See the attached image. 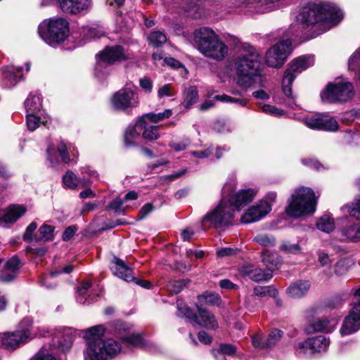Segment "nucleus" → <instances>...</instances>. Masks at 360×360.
I'll use <instances>...</instances> for the list:
<instances>
[{"mask_svg": "<svg viewBox=\"0 0 360 360\" xmlns=\"http://www.w3.org/2000/svg\"><path fill=\"white\" fill-rule=\"evenodd\" d=\"M253 241L263 247H272L275 245L276 240L273 236L266 234H259L253 238Z\"/></svg>", "mask_w": 360, "mask_h": 360, "instance_id": "nucleus-52", "label": "nucleus"}, {"mask_svg": "<svg viewBox=\"0 0 360 360\" xmlns=\"http://www.w3.org/2000/svg\"><path fill=\"white\" fill-rule=\"evenodd\" d=\"M214 98L221 102L237 103L240 106H245L248 103L247 100L243 98H234L226 94L217 95Z\"/></svg>", "mask_w": 360, "mask_h": 360, "instance_id": "nucleus-54", "label": "nucleus"}, {"mask_svg": "<svg viewBox=\"0 0 360 360\" xmlns=\"http://www.w3.org/2000/svg\"><path fill=\"white\" fill-rule=\"evenodd\" d=\"M2 79L4 84L7 88L15 86L22 77V67L8 65L2 68Z\"/></svg>", "mask_w": 360, "mask_h": 360, "instance_id": "nucleus-24", "label": "nucleus"}, {"mask_svg": "<svg viewBox=\"0 0 360 360\" xmlns=\"http://www.w3.org/2000/svg\"><path fill=\"white\" fill-rule=\"evenodd\" d=\"M27 212V207L22 205H11L6 208L1 217V221L6 224L15 223Z\"/></svg>", "mask_w": 360, "mask_h": 360, "instance_id": "nucleus-29", "label": "nucleus"}, {"mask_svg": "<svg viewBox=\"0 0 360 360\" xmlns=\"http://www.w3.org/2000/svg\"><path fill=\"white\" fill-rule=\"evenodd\" d=\"M231 63L236 70L240 86L248 88L253 85H263L265 78L259 68L260 56L254 46L249 44H240L237 47Z\"/></svg>", "mask_w": 360, "mask_h": 360, "instance_id": "nucleus-2", "label": "nucleus"}, {"mask_svg": "<svg viewBox=\"0 0 360 360\" xmlns=\"http://www.w3.org/2000/svg\"><path fill=\"white\" fill-rule=\"evenodd\" d=\"M115 335L127 348H149L147 342L139 334L131 333L127 324L122 322L118 321L115 324Z\"/></svg>", "mask_w": 360, "mask_h": 360, "instance_id": "nucleus-18", "label": "nucleus"}, {"mask_svg": "<svg viewBox=\"0 0 360 360\" xmlns=\"http://www.w3.org/2000/svg\"><path fill=\"white\" fill-rule=\"evenodd\" d=\"M261 108L264 112L275 117H281L284 115V111L283 110L269 104L262 105Z\"/></svg>", "mask_w": 360, "mask_h": 360, "instance_id": "nucleus-62", "label": "nucleus"}, {"mask_svg": "<svg viewBox=\"0 0 360 360\" xmlns=\"http://www.w3.org/2000/svg\"><path fill=\"white\" fill-rule=\"evenodd\" d=\"M354 96L353 84L342 77L336 78L333 82L328 83L321 93L322 100L330 103L346 102Z\"/></svg>", "mask_w": 360, "mask_h": 360, "instance_id": "nucleus-10", "label": "nucleus"}, {"mask_svg": "<svg viewBox=\"0 0 360 360\" xmlns=\"http://www.w3.org/2000/svg\"><path fill=\"white\" fill-rule=\"evenodd\" d=\"M320 194L309 187L296 188L288 200L286 213L292 217L312 214L316 212Z\"/></svg>", "mask_w": 360, "mask_h": 360, "instance_id": "nucleus-6", "label": "nucleus"}, {"mask_svg": "<svg viewBox=\"0 0 360 360\" xmlns=\"http://www.w3.org/2000/svg\"><path fill=\"white\" fill-rule=\"evenodd\" d=\"M144 118H140L134 125H129L124 134V144L127 147L140 145L142 143V131L144 129Z\"/></svg>", "mask_w": 360, "mask_h": 360, "instance_id": "nucleus-22", "label": "nucleus"}, {"mask_svg": "<svg viewBox=\"0 0 360 360\" xmlns=\"http://www.w3.org/2000/svg\"><path fill=\"white\" fill-rule=\"evenodd\" d=\"M110 268L115 276L125 281H134L136 284L148 289L151 286V284L148 281L136 279L132 274V270L119 258H114L112 265Z\"/></svg>", "mask_w": 360, "mask_h": 360, "instance_id": "nucleus-19", "label": "nucleus"}, {"mask_svg": "<svg viewBox=\"0 0 360 360\" xmlns=\"http://www.w3.org/2000/svg\"><path fill=\"white\" fill-rule=\"evenodd\" d=\"M48 330L34 326L33 321L29 317L23 319L18 328L13 332L0 333V347L13 351L36 337L45 336Z\"/></svg>", "mask_w": 360, "mask_h": 360, "instance_id": "nucleus-5", "label": "nucleus"}, {"mask_svg": "<svg viewBox=\"0 0 360 360\" xmlns=\"http://www.w3.org/2000/svg\"><path fill=\"white\" fill-rule=\"evenodd\" d=\"M231 188V184L226 182L222 188V195L226 197L236 212L252 202L258 193L256 188H245L230 193Z\"/></svg>", "mask_w": 360, "mask_h": 360, "instance_id": "nucleus-14", "label": "nucleus"}, {"mask_svg": "<svg viewBox=\"0 0 360 360\" xmlns=\"http://www.w3.org/2000/svg\"><path fill=\"white\" fill-rule=\"evenodd\" d=\"M360 329V288L354 294L349 314L344 319L339 333L342 337L352 335Z\"/></svg>", "mask_w": 360, "mask_h": 360, "instance_id": "nucleus-16", "label": "nucleus"}, {"mask_svg": "<svg viewBox=\"0 0 360 360\" xmlns=\"http://www.w3.org/2000/svg\"><path fill=\"white\" fill-rule=\"evenodd\" d=\"M262 261L271 273L275 269H278L282 264L280 256L276 252L269 250L262 252Z\"/></svg>", "mask_w": 360, "mask_h": 360, "instance_id": "nucleus-32", "label": "nucleus"}, {"mask_svg": "<svg viewBox=\"0 0 360 360\" xmlns=\"http://www.w3.org/2000/svg\"><path fill=\"white\" fill-rule=\"evenodd\" d=\"M72 270H73V266L71 265V264H68V265L65 266L63 268H60L58 269H56L54 271H52L49 276H47L46 278H44L41 281L42 284L46 285L47 287V288H52L54 286L51 285L48 282V280L49 278H54L55 276H58V274H61L62 272H64L65 274H70V273H71L72 271Z\"/></svg>", "mask_w": 360, "mask_h": 360, "instance_id": "nucleus-46", "label": "nucleus"}, {"mask_svg": "<svg viewBox=\"0 0 360 360\" xmlns=\"http://www.w3.org/2000/svg\"><path fill=\"white\" fill-rule=\"evenodd\" d=\"M172 115V111L170 109H165L161 112H150L144 115L141 118H148L152 122L157 123L165 119L169 118Z\"/></svg>", "mask_w": 360, "mask_h": 360, "instance_id": "nucleus-44", "label": "nucleus"}, {"mask_svg": "<svg viewBox=\"0 0 360 360\" xmlns=\"http://www.w3.org/2000/svg\"><path fill=\"white\" fill-rule=\"evenodd\" d=\"M348 68L349 70L360 69V46L349 58Z\"/></svg>", "mask_w": 360, "mask_h": 360, "instance_id": "nucleus-56", "label": "nucleus"}, {"mask_svg": "<svg viewBox=\"0 0 360 360\" xmlns=\"http://www.w3.org/2000/svg\"><path fill=\"white\" fill-rule=\"evenodd\" d=\"M40 240L50 241L54 238V226L48 224H44L39 229Z\"/></svg>", "mask_w": 360, "mask_h": 360, "instance_id": "nucleus-50", "label": "nucleus"}, {"mask_svg": "<svg viewBox=\"0 0 360 360\" xmlns=\"http://www.w3.org/2000/svg\"><path fill=\"white\" fill-rule=\"evenodd\" d=\"M310 288L307 281H297L290 285L287 288L288 295L293 298H300L307 295Z\"/></svg>", "mask_w": 360, "mask_h": 360, "instance_id": "nucleus-31", "label": "nucleus"}, {"mask_svg": "<svg viewBox=\"0 0 360 360\" xmlns=\"http://www.w3.org/2000/svg\"><path fill=\"white\" fill-rule=\"evenodd\" d=\"M254 295L258 297L270 296L276 298L278 295L277 290L271 285L256 286L253 290Z\"/></svg>", "mask_w": 360, "mask_h": 360, "instance_id": "nucleus-42", "label": "nucleus"}, {"mask_svg": "<svg viewBox=\"0 0 360 360\" xmlns=\"http://www.w3.org/2000/svg\"><path fill=\"white\" fill-rule=\"evenodd\" d=\"M20 261L17 257L8 259L1 271H0V281L4 283L13 281L18 275Z\"/></svg>", "mask_w": 360, "mask_h": 360, "instance_id": "nucleus-26", "label": "nucleus"}, {"mask_svg": "<svg viewBox=\"0 0 360 360\" xmlns=\"http://www.w3.org/2000/svg\"><path fill=\"white\" fill-rule=\"evenodd\" d=\"M316 227L323 232L330 233L335 229L334 219L329 214H323L317 220Z\"/></svg>", "mask_w": 360, "mask_h": 360, "instance_id": "nucleus-35", "label": "nucleus"}, {"mask_svg": "<svg viewBox=\"0 0 360 360\" xmlns=\"http://www.w3.org/2000/svg\"><path fill=\"white\" fill-rule=\"evenodd\" d=\"M314 63L313 56L304 55L293 59L289 64L288 68L283 75L282 80V89L284 94L288 97L287 105L294 108L297 106L295 100L292 94L291 84L297 75L312 66Z\"/></svg>", "mask_w": 360, "mask_h": 360, "instance_id": "nucleus-8", "label": "nucleus"}, {"mask_svg": "<svg viewBox=\"0 0 360 360\" xmlns=\"http://www.w3.org/2000/svg\"><path fill=\"white\" fill-rule=\"evenodd\" d=\"M110 102L116 110L127 111L137 107L139 103L137 87L132 82H127L112 96Z\"/></svg>", "mask_w": 360, "mask_h": 360, "instance_id": "nucleus-12", "label": "nucleus"}, {"mask_svg": "<svg viewBox=\"0 0 360 360\" xmlns=\"http://www.w3.org/2000/svg\"><path fill=\"white\" fill-rule=\"evenodd\" d=\"M188 15L194 19L204 18L207 16L205 9L200 6L195 5L188 10Z\"/></svg>", "mask_w": 360, "mask_h": 360, "instance_id": "nucleus-59", "label": "nucleus"}, {"mask_svg": "<svg viewBox=\"0 0 360 360\" xmlns=\"http://www.w3.org/2000/svg\"><path fill=\"white\" fill-rule=\"evenodd\" d=\"M198 299L200 301H204L206 304H218L220 301L219 295L214 292H205L198 296Z\"/></svg>", "mask_w": 360, "mask_h": 360, "instance_id": "nucleus-58", "label": "nucleus"}, {"mask_svg": "<svg viewBox=\"0 0 360 360\" xmlns=\"http://www.w3.org/2000/svg\"><path fill=\"white\" fill-rule=\"evenodd\" d=\"M290 31L286 33V39H281L269 48L265 56L266 64L274 68H281L292 51V39L289 37Z\"/></svg>", "mask_w": 360, "mask_h": 360, "instance_id": "nucleus-13", "label": "nucleus"}, {"mask_svg": "<svg viewBox=\"0 0 360 360\" xmlns=\"http://www.w3.org/2000/svg\"><path fill=\"white\" fill-rule=\"evenodd\" d=\"M340 240L347 243H360V221L346 225L338 231Z\"/></svg>", "mask_w": 360, "mask_h": 360, "instance_id": "nucleus-27", "label": "nucleus"}, {"mask_svg": "<svg viewBox=\"0 0 360 360\" xmlns=\"http://www.w3.org/2000/svg\"><path fill=\"white\" fill-rule=\"evenodd\" d=\"M353 264V261L349 258L340 259L335 265V273L339 276L343 275L348 271Z\"/></svg>", "mask_w": 360, "mask_h": 360, "instance_id": "nucleus-43", "label": "nucleus"}, {"mask_svg": "<svg viewBox=\"0 0 360 360\" xmlns=\"http://www.w3.org/2000/svg\"><path fill=\"white\" fill-rule=\"evenodd\" d=\"M240 272L243 276H248L255 282L267 281L273 276L270 270H268L267 269H262L260 268H255L250 264L243 266Z\"/></svg>", "mask_w": 360, "mask_h": 360, "instance_id": "nucleus-25", "label": "nucleus"}, {"mask_svg": "<svg viewBox=\"0 0 360 360\" xmlns=\"http://www.w3.org/2000/svg\"><path fill=\"white\" fill-rule=\"evenodd\" d=\"M330 342V339L323 335L309 338L295 346V354L300 359L311 357L314 354L327 351Z\"/></svg>", "mask_w": 360, "mask_h": 360, "instance_id": "nucleus-15", "label": "nucleus"}, {"mask_svg": "<svg viewBox=\"0 0 360 360\" xmlns=\"http://www.w3.org/2000/svg\"><path fill=\"white\" fill-rule=\"evenodd\" d=\"M144 129L142 131L143 139L149 141L156 140L159 138V127L149 125L144 119Z\"/></svg>", "mask_w": 360, "mask_h": 360, "instance_id": "nucleus-39", "label": "nucleus"}, {"mask_svg": "<svg viewBox=\"0 0 360 360\" xmlns=\"http://www.w3.org/2000/svg\"><path fill=\"white\" fill-rule=\"evenodd\" d=\"M91 286V283L89 281H83L80 283V285L77 287V301L80 304H89L91 301L93 300L92 298L90 297V295H87L89 292V290Z\"/></svg>", "mask_w": 360, "mask_h": 360, "instance_id": "nucleus-34", "label": "nucleus"}, {"mask_svg": "<svg viewBox=\"0 0 360 360\" xmlns=\"http://www.w3.org/2000/svg\"><path fill=\"white\" fill-rule=\"evenodd\" d=\"M176 94V90L170 84H165L158 90V97L159 99H162L165 97H173Z\"/></svg>", "mask_w": 360, "mask_h": 360, "instance_id": "nucleus-53", "label": "nucleus"}, {"mask_svg": "<svg viewBox=\"0 0 360 360\" xmlns=\"http://www.w3.org/2000/svg\"><path fill=\"white\" fill-rule=\"evenodd\" d=\"M342 209L346 210L349 215L354 218L360 217V198L355 199L351 204L345 205Z\"/></svg>", "mask_w": 360, "mask_h": 360, "instance_id": "nucleus-51", "label": "nucleus"}, {"mask_svg": "<svg viewBox=\"0 0 360 360\" xmlns=\"http://www.w3.org/2000/svg\"><path fill=\"white\" fill-rule=\"evenodd\" d=\"M193 322L201 327L207 329H216L218 327V323L213 314L206 309L198 307V314L193 316Z\"/></svg>", "mask_w": 360, "mask_h": 360, "instance_id": "nucleus-28", "label": "nucleus"}, {"mask_svg": "<svg viewBox=\"0 0 360 360\" xmlns=\"http://www.w3.org/2000/svg\"><path fill=\"white\" fill-rule=\"evenodd\" d=\"M105 328L98 325L84 331L86 348L84 350V360H111L115 358L123 349L119 341L114 338L103 339Z\"/></svg>", "mask_w": 360, "mask_h": 360, "instance_id": "nucleus-3", "label": "nucleus"}, {"mask_svg": "<svg viewBox=\"0 0 360 360\" xmlns=\"http://www.w3.org/2000/svg\"><path fill=\"white\" fill-rule=\"evenodd\" d=\"M235 216L233 206L223 196L219 203L203 216L201 223L204 227L224 229L233 224Z\"/></svg>", "mask_w": 360, "mask_h": 360, "instance_id": "nucleus-7", "label": "nucleus"}, {"mask_svg": "<svg viewBox=\"0 0 360 360\" xmlns=\"http://www.w3.org/2000/svg\"><path fill=\"white\" fill-rule=\"evenodd\" d=\"M197 49L205 57L221 61L227 56L229 48L216 32L209 27H201L193 33Z\"/></svg>", "mask_w": 360, "mask_h": 360, "instance_id": "nucleus-4", "label": "nucleus"}, {"mask_svg": "<svg viewBox=\"0 0 360 360\" xmlns=\"http://www.w3.org/2000/svg\"><path fill=\"white\" fill-rule=\"evenodd\" d=\"M130 58V54L120 45L107 46L97 55L96 70L101 72L105 65H112Z\"/></svg>", "mask_w": 360, "mask_h": 360, "instance_id": "nucleus-17", "label": "nucleus"}, {"mask_svg": "<svg viewBox=\"0 0 360 360\" xmlns=\"http://www.w3.org/2000/svg\"><path fill=\"white\" fill-rule=\"evenodd\" d=\"M74 338L72 330L70 328L58 331L52 338V344L49 347L44 345L30 360H56L54 356L55 350L65 352L69 349L72 346Z\"/></svg>", "mask_w": 360, "mask_h": 360, "instance_id": "nucleus-11", "label": "nucleus"}, {"mask_svg": "<svg viewBox=\"0 0 360 360\" xmlns=\"http://www.w3.org/2000/svg\"><path fill=\"white\" fill-rule=\"evenodd\" d=\"M177 304V315L180 317H186L190 321H193V316H195V314L193 313L191 309L188 307L184 303L178 300L176 302Z\"/></svg>", "mask_w": 360, "mask_h": 360, "instance_id": "nucleus-48", "label": "nucleus"}, {"mask_svg": "<svg viewBox=\"0 0 360 360\" xmlns=\"http://www.w3.org/2000/svg\"><path fill=\"white\" fill-rule=\"evenodd\" d=\"M283 332L278 329L272 330L266 340L267 348L274 346L281 338Z\"/></svg>", "mask_w": 360, "mask_h": 360, "instance_id": "nucleus-57", "label": "nucleus"}, {"mask_svg": "<svg viewBox=\"0 0 360 360\" xmlns=\"http://www.w3.org/2000/svg\"><path fill=\"white\" fill-rule=\"evenodd\" d=\"M271 211V205L269 202L259 201L255 205L249 207L240 218L243 224L256 222Z\"/></svg>", "mask_w": 360, "mask_h": 360, "instance_id": "nucleus-20", "label": "nucleus"}, {"mask_svg": "<svg viewBox=\"0 0 360 360\" xmlns=\"http://www.w3.org/2000/svg\"><path fill=\"white\" fill-rule=\"evenodd\" d=\"M343 18L342 11L335 4L328 2H312L303 6L297 16L303 28L311 27L314 37L328 30Z\"/></svg>", "mask_w": 360, "mask_h": 360, "instance_id": "nucleus-1", "label": "nucleus"}, {"mask_svg": "<svg viewBox=\"0 0 360 360\" xmlns=\"http://www.w3.org/2000/svg\"><path fill=\"white\" fill-rule=\"evenodd\" d=\"M302 122L311 129L321 130L322 114L307 115L302 118Z\"/></svg>", "mask_w": 360, "mask_h": 360, "instance_id": "nucleus-38", "label": "nucleus"}, {"mask_svg": "<svg viewBox=\"0 0 360 360\" xmlns=\"http://www.w3.org/2000/svg\"><path fill=\"white\" fill-rule=\"evenodd\" d=\"M84 33L87 39H94L102 37L104 34L105 32L101 27L96 26L94 27H92L84 28Z\"/></svg>", "mask_w": 360, "mask_h": 360, "instance_id": "nucleus-55", "label": "nucleus"}, {"mask_svg": "<svg viewBox=\"0 0 360 360\" xmlns=\"http://www.w3.org/2000/svg\"><path fill=\"white\" fill-rule=\"evenodd\" d=\"M139 85L143 91H144L146 93L150 94L152 92L153 82L150 78L147 77L141 78L139 79Z\"/></svg>", "mask_w": 360, "mask_h": 360, "instance_id": "nucleus-64", "label": "nucleus"}, {"mask_svg": "<svg viewBox=\"0 0 360 360\" xmlns=\"http://www.w3.org/2000/svg\"><path fill=\"white\" fill-rule=\"evenodd\" d=\"M46 122L47 120H42L37 113H27L26 124L31 131H34L41 124H46Z\"/></svg>", "mask_w": 360, "mask_h": 360, "instance_id": "nucleus-40", "label": "nucleus"}, {"mask_svg": "<svg viewBox=\"0 0 360 360\" xmlns=\"http://www.w3.org/2000/svg\"><path fill=\"white\" fill-rule=\"evenodd\" d=\"M254 4L253 0H224L221 3V9L226 13H239Z\"/></svg>", "mask_w": 360, "mask_h": 360, "instance_id": "nucleus-30", "label": "nucleus"}, {"mask_svg": "<svg viewBox=\"0 0 360 360\" xmlns=\"http://www.w3.org/2000/svg\"><path fill=\"white\" fill-rule=\"evenodd\" d=\"M338 324V319L335 317H322L315 320L307 328L308 333L314 332L332 333Z\"/></svg>", "mask_w": 360, "mask_h": 360, "instance_id": "nucleus-23", "label": "nucleus"}, {"mask_svg": "<svg viewBox=\"0 0 360 360\" xmlns=\"http://www.w3.org/2000/svg\"><path fill=\"white\" fill-rule=\"evenodd\" d=\"M280 250L289 254H297L301 251V248L298 243H291L285 241L280 247Z\"/></svg>", "mask_w": 360, "mask_h": 360, "instance_id": "nucleus-60", "label": "nucleus"}, {"mask_svg": "<svg viewBox=\"0 0 360 360\" xmlns=\"http://www.w3.org/2000/svg\"><path fill=\"white\" fill-rule=\"evenodd\" d=\"M338 128V123L334 117L328 114H322L321 130L333 132L336 131Z\"/></svg>", "mask_w": 360, "mask_h": 360, "instance_id": "nucleus-36", "label": "nucleus"}, {"mask_svg": "<svg viewBox=\"0 0 360 360\" xmlns=\"http://www.w3.org/2000/svg\"><path fill=\"white\" fill-rule=\"evenodd\" d=\"M188 280H181V281H169L167 285V290L173 294L179 293L184 288L187 286L188 284Z\"/></svg>", "mask_w": 360, "mask_h": 360, "instance_id": "nucleus-47", "label": "nucleus"}, {"mask_svg": "<svg viewBox=\"0 0 360 360\" xmlns=\"http://www.w3.org/2000/svg\"><path fill=\"white\" fill-rule=\"evenodd\" d=\"M74 148L72 145H67L64 141H61L57 146V151L60 155L61 160L65 163L70 162L71 159L70 157V153L72 155H76L73 152Z\"/></svg>", "mask_w": 360, "mask_h": 360, "instance_id": "nucleus-37", "label": "nucleus"}, {"mask_svg": "<svg viewBox=\"0 0 360 360\" xmlns=\"http://www.w3.org/2000/svg\"><path fill=\"white\" fill-rule=\"evenodd\" d=\"M40 37L51 46L65 41L69 34V23L63 18L44 20L38 27Z\"/></svg>", "mask_w": 360, "mask_h": 360, "instance_id": "nucleus-9", "label": "nucleus"}, {"mask_svg": "<svg viewBox=\"0 0 360 360\" xmlns=\"http://www.w3.org/2000/svg\"><path fill=\"white\" fill-rule=\"evenodd\" d=\"M303 165L314 169L317 171H321L324 169L323 165L316 159L314 158H306L301 160Z\"/></svg>", "mask_w": 360, "mask_h": 360, "instance_id": "nucleus-61", "label": "nucleus"}, {"mask_svg": "<svg viewBox=\"0 0 360 360\" xmlns=\"http://www.w3.org/2000/svg\"><path fill=\"white\" fill-rule=\"evenodd\" d=\"M148 40L153 46L160 47L167 41V38L163 32L153 31L148 35Z\"/></svg>", "mask_w": 360, "mask_h": 360, "instance_id": "nucleus-41", "label": "nucleus"}, {"mask_svg": "<svg viewBox=\"0 0 360 360\" xmlns=\"http://www.w3.org/2000/svg\"><path fill=\"white\" fill-rule=\"evenodd\" d=\"M27 113H38L42 107V101L40 94H30L25 101Z\"/></svg>", "mask_w": 360, "mask_h": 360, "instance_id": "nucleus-33", "label": "nucleus"}, {"mask_svg": "<svg viewBox=\"0 0 360 360\" xmlns=\"http://www.w3.org/2000/svg\"><path fill=\"white\" fill-rule=\"evenodd\" d=\"M191 143V140L188 138H184L179 141H172L169 143V146L176 151H181L186 148Z\"/></svg>", "mask_w": 360, "mask_h": 360, "instance_id": "nucleus-63", "label": "nucleus"}, {"mask_svg": "<svg viewBox=\"0 0 360 360\" xmlns=\"http://www.w3.org/2000/svg\"><path fill=\"white\" fill-rule=\"evenodd\" d=\"M125 203L126 202L124 199L116 198L110 202L108 207L112 210L115 212L120 214L124 213L130 208L129 205H125Z\"/></svg>", "mask_w": 360, "mask_h": 360, "instance_id": "nucleus-45", "label": "nucleus"}, {"mask_svg": "<svg viewBox=\"0 0 360 360\" xmlns=\"http://www.w3.org/2000/svg\"><path fill=\"white\" fill-rule=\"evenodd\" d=\"M198 98V91L195 87L188 88L185 92V100L186 107L187 108H191L194 103L197 102Z\"/></svg>", "mask_w": 360, "mask_h": 360, "instance_id": "nucleus-49", "label": "nucleus"}, {"mask_svg": "<svg viewBox=\"0 0 360 360\" xmlns=\"http://www.w3.org/2000/svg\"><path fill=\"white\" fill-rule=\"evenodd\" d=\"M92 0H58V8L66 14L78 15L87 12Z\"/></svg>", "mask_w": 360, "mask_h": 360, "instance_id": "nucleus-21", "label": "nucleus"}]
</instances>
